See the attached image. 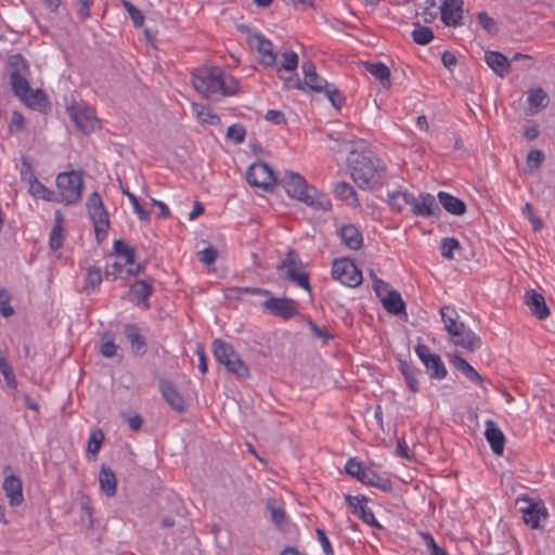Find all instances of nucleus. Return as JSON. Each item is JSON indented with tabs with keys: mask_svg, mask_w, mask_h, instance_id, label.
<instances>
[{
	"mask_svg": "<svg viewBox=\"0 0 555 555\" xmlns=\"http://www.w3.org/2000/svg\"><path fill=\"white\" fill-rule=\"evenodd\" d=\"M347 166L352 180L359 188L371 190L384 184L386 166L372 151H350L347 156Z\"/></svg>",
	"mask_w": 555,
	"mask_h": 555,
	"instance_id": "1",
	"label": "nucleus"
},
{
	"mask_svg": "<svg viewBox=\"0 0 555 555\" xmlns=\"http://www.w3.org/2000/svg\"><path fill=\"white\" fill-rule=\"evenodd\" d=\"M422 538L426 546L430 550V555H448L446 550H443L436 543L434 537L430 533L423 532Z\"/></svg>",
	"mask_w": 555,
	"mask_h": 555,
	"instance_id": "61",
	"label": "nucleus"
},
{
	"mask_svg": "<svg viewBox=\"0 0 555 555\" xmlns=\"http://www.w3.org/2000/svg\"><path fill=\"white\" fill-rule=\"evenodd\" d=\"M258 287H230L225 291V297L230 299H241L245 294L257 295Z\"/></svg>",
	"mask_w": 555,
	"mask_h": 555,
	"instance_id": "57",
	"label": "nucleus"
},
{
	"mask_svg": "<svg viewBox=\"0 0 555 555\" xmlns=\"http://www.w3.org/2000/svg\"><path fill=\"white\" fill-rule=\"evenodd\" d=\"M159 391L164 400L178 413L185 411V401L182 395L178 391L172 382L168 379L159 380Z\"/></svg>",
	"mask_w": 555,
	"mask_h": 555,
	"instance_id": "19",
	"label": "nucleus"
},
{
	"mask_svg": "<svg viewBox=\"0 0 555 555\" xmlns=\"http://www.w3.org/2000/svg\"><path fill=\"white\" fill-rule=\"evenodd\" d=\"M8 67L10 68V83L12 91L18 99L25 96L30 91L28 81L29 66L22 54H14L9 57Z\"/></svg>",
	"mask_w": 555,
	"mask_h": 555,
	"instance_id": "8",
	"label": "nucleus"
},
{
	"mask_svg": "<svg viewBox=\"0 0 555 555\" xmlns=\"http://www.w3.org/2000/svg\"><path fill=\"white\" fill-rule=\"evenodd\" d=\"M28 191L33 196L44 199L47 202L56 201L53 197L54 192L43 185L38 180V178H34L30 182H28Z\"/></svg>",
	"mask_w": 555,
	"mask_h": 555,
	"instance_id": "41",
	"label": "nucleus"
},
{
	"mask_svg": "<svg viewBox=\"0 0 555 555\" xmlns=\"http://www.w3.org/2000/svg\"><path fill=\"white\" fill-rule=\"evenodd\" d=\"M333 192L337 198L345 201L348 205H359L357 193L350 183L345 181L336 182Z\"/></svg>",
	"mask_w": 555,
	"mask_h": 555,
	"instance_id": "34",
	"label": "nucleus"
},
{
	"mask_svg": "<svg viewBox=\"0 0 555 555\" xmlns=\"http://www.w3.org/2000/svg\"><path fill=\"white\" fill-rule=\"evenodd\" d=\"M114 253L117 257H122L125 263H133L135 260V250L124 240L114 242Z\"/></svg>",
	"mask_w": 555,
	"mask_h": 555,
	"instance_id": "43",
	"label": "nucleus"
},
{
	"mask_svg": "<svg viewBox=\"0 0 555 555\" xmlns=\"http://www.w3.org/2000/svg\"><path fill=\"white\" fill-rule=\"evenodd\" d=\"M224 367L234 374L238 378H246L249 376V369L244 363V361L240 358V356L234 352V357L230 359V361H227L225 364H223Z\"/></svg>",
	"mask_w": 555,
	"mask_h": 555,
	"instance_id": "40",
	"label": "nucleus"
},
{
	"mask_svg": "<svg viewBox=\"0 0 555 555\" xmlns=\"http://www.w3.org/2000/svg\"><path fill=\"white\" fill-rule=\"evenodd\" d=\"M198 259L205 264H211L218 257V250L211 246L204 248L197 254Z\"/></svg>",
	"mask_w": 555,
	"mask_h": 555,
	"instance_id": "63",
	"label": "nucleus"
},
{
	"mask_svg": "<svg viewBox=\"0 0 555 555\" xmlns=\"http://www.w3.org/2000/svg\"><path fill=\"white\" fill-rule=\"evenodd\" d=\"M240 28L248 34V43L259 53L260 63L266 67H276V55L273 52L272 42L259 33H251L247 26L242 25Z\"/></svg>",
	"mask_w": 555,
	"mask_h": 555,
	"instance_id": "13",
	"label": "nucleus"
},
{
	"mask_svg": "<svg viewBox=\"0 0 555 555\" xmlns=\"http://www.w3.org/2000/svg\"><path fill=\"white\" fill-rule=\"evenodd\" d=\"M362 483L366 486H372L375 488H378L379 490L384 492H391L392 491V482L387 477L379 476L375 470L367 468Z\"/></svg>",
	"mask_w": 555,
	"mask_h": 555,
	"instance_id": "35",
	"label": "nucleus"
},
{
	"mask_svg": "<svg viewBox=\"0 0 555 555\" xmlns=\"http://www.w3.org/2000/svg\"><path fill=\"white\" fill-rule=\"evenodd\" d=\"M0 373L3 375L7 385L10 388L15 389L17 387V380L13 372L12 366L8 363L7 359L0 354Z\"/></svg>",
	"mask_w": 555,
	"mask_h": 555,
	"instance_id": "48",
	"label": "nucleus"
},
{
	"mask_svg": "<svg viewBox=\"0 0 555 555\" xmlns=\"http://www.w3.org/2000/svg\"><path fill=\"white\" fill-rule=\"evenodd\" d=\"M544 160V154L540 150H531L527 155V165L532 169H538Z\"/></svg>",
	"mask_w": 555,
	"mask_h": 555,
	"instance_id": "62",
	"label": "nucleus"
},
{
	"mask_svg": "<svg viewBox=\"0 0 555 555\" xmlns=\"http://www.w3.org/2000/svg\"><path fill=\"white\" fill-rule=\"evenodd\" d=\"M528 103L530 105V115L537 113L540 108H544L548 104L546 92L542 88L530 89L528 92Z\"/></svg>",
	"mask_w": 555,
	"mask_h": 555,
	"instance_id": "37",
	"label": "nucleus"
},
{
	"mask_svg": "<svg viewBox=\"0 0 555 555\" xmlns=\"http://www.w3.org/2000/svg\"><path fill=\"white\" fill-rule=\"evenodd\" d=\"M410 196L411 193L408 191L389 192L387 203L393 211L401 212L404 206L408 205Z\"/></svg>",
	"mask_w": 555,
	"mask_h": 555,
	"instance_id": "42",
	"label": "nucleus"
},
{
	"mask_svg": "<svg viewBox=\"0 0 555 555\" xmlns=\"http://www.w3.org/2000/svg\"><path fill=\"white\" fill-rule=\"evenodd\" d=\"M246 129L241 124H233L227 130V138L238 144L244 142Z\"/></svg>",
	"mask_w": 555,
	"mask_h": 555,
	"instance_id": "53",
	"label": "nucleus"
},
{
	"mask_svg": "<svg viewBox=\"0 0 555 555\" xmlns=\"http://www.w3.org/2000/svg\"><path fill=\"white\" fill-rule=\"evenodd\" d=\"M49 244L52 250H57L63 246V229L61 224H55L50 233Z\"/></svg>",
	"mask_w": 555,
	"mask_h": 555,
	"instance_id": "59",
	"label": "nucleus"
},
{
	"mask_svg": "<svg viewBox=\"0 0 555 555\" xmlns=\"http://www.w3.org/2000/svg\"><path fill=\"white\" fill-rule=\"evenodd\" d=\"M440 14L446 26H459L462 21L463 0H444L440 7Z\"/></svg>",
	"mask_w": 555,
	"mask_h": 555,
	"instance_id": "20",
	"label": "nucleus"
},
{
	"mask_svg": "<svg viewBox=\"0 0 555 555\" xmlns=\"http://www.w3.org/2000/svg\"><path fill=\"white\" fill-rule=\"evenodd\" d=\"M437 198L439 201L438 204H440L449 214L462 216L466 212V204L450 193L440 191L437 194Z\"/></svg>",
	"mask_w": 555,
	"mask_h": 555,
	"instance_id": "27",
	"label": "nucleus"
},
{
	"mask_svg": "<svg viewBox=\"0 0 555 555\" xmlns=\"http://www.w3.org/2000/svg\"><path fill=\"white\" fill-rule=\"evenodd\" d=\"M477 18L482 26V28L491 35H495L498 33L496 22L490 17L486 12H479L477 14Z\"/></svg>",
	"mask_w": 555,
	"mask_h": 555,
	"instance_id": "58",
	"label": "nucleus"
},
{
	"mask_svg": "<svg viewBox=\"0 0 555 555\" xmlns=\"http://www.w3.org/2000/svg\"><path fill=\"white\" fill-rule=\"evenodd\" d=\"M326 98L335 108H340L345 103V96L332 83H330L323 91Z\"/></svg>",
	"mask_w": 555,
	"mask_h": 555,
	"instance_id": "50",
	"label": "nucleus"
},
{
	"mask_svg": "<svg viewBox=\"0 0 555 555\" xmlns=\"http://www.w3.org/2000/svg\"><path fill=\"white\" fill-rule=\"evenodd\" d=\"M338 235L341 242L350 249L358 250L362 247L363 237L359 229L353 224L343 225Z\"/></svg>",
	"mask_w": 555,
	"mask_h": 555,
	"instance_id": "26",
	"label": "nucleus"
},
{
	"mask_svg": "<svg viewBox=\"0 0 555 555\" xmlns=\"http://www.w3.org/2000/svg\"><path fill=\"white\" fill-rule=\"evenodd\" d=\"M365 69L378 79L383 87L390 86V70L384 63H366Z\"/></svg>",
	"mask_w": 555,
	"mask_h": 555,
	"instance_id": "39",
	"label": "nucleus"
},
{
	"mask_svg": "<svg viewBox=\"0 0 555 555\" xmlns=\"http://www.w3.org/2000/svg\"><path fill=\"white\" fill-rule=\"evenodd\" d=\"M332 276L348 287H357L362 283V272L348 258L335 259L332 266Z\"/></svg>",
	"mask_w": 555,
	"mask_h": 555,
	"instance_id": "11",
	"label": "nucleus"
},
{
	"mask_svg": "<svg viewBox=\"0 0 555 555\" xmlns=\"http://www.w3.org/2000/svg\"><path fill=\"white\" fill-rule=\"evenodd\" d=\"M247 182L255 188L264 191L271 190L273 184L278 183V179L273 169L266 163H255L250 165L246 171Z\"/></svg>",
	"mask_w": 555,
	"mask_h": 555,
	"instance_id": "14",
	"label": "nucleus"
},
{
	"mask_svg": "<svg viewBox=\"0 0 555 555\" xmlns=\"http://www.w3.org/2000/svg\"><path fill=\"white\" fill-rule=\"evenodd\" d=\"M103 339L105 340L101 346V354L107 359L115 357L117 353L118 346L114 343L112 335L105 333Z\"/></svg>",
	"mask_w": 555,
	"mask_h": 555,
	"instance_id": "52",
	"label": "nucleus"
},
{
	"mask_svg": "<svg viewBox=\"0 0 555 555\" xmlns=\"http://www.w3.org/2000/svg\"><path fill=\"white\" fill-rule=\"evenodd\" d=\"M153 285L145 281L139 280L135 281L129 289V300L135 305L143 304L145 308H149L147 300L153 294Z\"/></svg>",
	"mask_w": 555,
	"mask_h": 555,
	"instance_id": "25",
	"label": "nucleus"
},
{
	"mask_svg": "<svg viewBox=\"0 0 555 555\" xmlns=\"http://www.w3.org/2000/svg\"><path fill=\"white\" fill-rule=\"evenodd\" d=\"M212 351H214V356H215L216 360L222 365L225 364L227 361H230V359H232V357H234V352H235V350L231 344L225 343L221 339L214 340Z\"/></svg>",
	"mask_w": 555,
	"mask_h": 555,
	"instance_id": "38",
	"label": "nucleus"
},
{
	"mask_svg": "<svg viewBox=\"0 0 555 555\" xmlns=\"http://www.w3.org/2000/svg\"><path fill=\"white\" fill-rule=\"evenodd\" d=\"M408 205L411 208L412 215L415 217L438 218L441 215V209L436 202V197L427 192H422L418 196L411 193L410 198H408Z\"/></svg>",
	"mask_w": 555,
	"mask_h": 555,
	"instance_id": "12",
	"label": "nucleus"
},
{
	"mask_svg": "<svg viewBox=\"0 0 555 555\" xmlns=\"http://www.w3.org/2000/svg\"><path fill=\"white\" fill-rule=\"evenodd\" d=\"M99 483L100 489L104 492L108 498H112L116 494L117 487V478L115 473L105 464L101 465L99 473Z\"/></svg>",
	"mask_w": 555,
	"mask_h": 555,
	"instance_id": "31",
	"label": "nucleus"
},
{
	"mask_svg": "<svg viewBox=\"0 0 555 555\" xmlns=\"http://www.w3.org/2000/svg\"><path fill=\"white\" fill-rule=\"evenodd\" d=\"M3 490L11 506H20L23 503V483L17 476H7L3 481Z\"/></svg>",
	"mask_w": 555,
	"mask_h": 555,
	"instance_id": "23",
	"label": "nucleus"
},
{
	"mask_svg": "<svg viewBox=\"0 0 555 555\" xmlns=\"http://www.w3.org/2000/svg\"><path fill=\"white\" fill-rule=\"evenodd\" d=\"M382 304L386 311L390 314L399 315L405 312V302L403 301L400 293L396 289L387 293L383 297Z\"/></svg>",
	"mask_w": 555,
	"mask_h": 555,
	"instance_id": "32",
	"label": "nucleus"
},
{
	"mask_svg": "<svg viewBox=\"0 0 555 555\" xmlns=\"http://www.w3.org/2000/svg\"><path fill=\"white\" fill-rule=\"evenodd\" d=\"M399 370L404 376L410 390L413 392L418 391L420 384L416 377L421 374V371L404 360H400Z\"/></svg>",
	"mask_w": 555,
	"mask_h": 555,
	"instance_id": "36",
	"label": "nucleus"
},
{
	"mask_svg": "<svg viewBox=\"0 0 555 555\" xmlns=\"http://www.w3.org/2000/svg\"><path fill=\"white\" fill-rule=\"evenodd\" d=\"M125 336L130 343L132 351L137 356H143L145 354L147 350L146 340L145 338L140 334V330L134 324H127L125 326Z\"/></svg>",
	"mask_w": 555,
	"mask_h": 555,
	"instance_id": "28",
	"label": "nucleus"
},
{
	"mask_svg": "<svg viewBox=\"0 0 555 555\" xmlns=\"http://www.w3.org/2000/svg\"><path fill=\"white\" fill-rule=\"evenodd\" d=\"M86 206L94 225L95 238L98 243H102L109 228V219L100 194L95 191L92 192L87 199Z\"/></svg>",
	"mask_w": 555,
	"mask_h": 555,
	"instance_id": "9",
	"label": "nucleus"
},
{
	"mask_svg": "<svg viewBox=\"0 0 555 555\" xmlns=\"http://www.w3.org/2000/svg\"><path fill=\"white\" fill-rule=\"evenodd\" d=\"M525 304L532 314L538 319L544 320L550 315V309L546 306L545 299L542 294L534 289L527 291L525 294Z\"/></svg>",
	"mask_w": 555,
	"mask_h": 555,
	"instance_id": "21",
	"label": "nucleus"
},
{
	"mask_svg": "<svg viewBox=\"0 0 555 555\" xmlns=\"http://www.w3.org/2000/svg\"><path fill=\"white\" fill-rule=\"evenodd\" d=\"M345 500L349 506L352 507L353 514H356L363 522L372 527L382 528L376 520L373 511L366 506L367 498L365 495L346 494Z\"/></svg>",
	"mask_w": 555,
	"mask_h": 555,
	"instance_id": "17",
	"label": "nucleus"
},
{
	"mask_svg": "<svg viewBox=\"0 0 555 555\" xmlns=\"http://www.w3.org/2000/svg\"><path fill=\"white\" fill-rule=\"evenodd\" d=\"M282 65L281 67H276L279 77L284 81V86L287 89H304L301 81L299 78L295 77H285L281 74L282 69L286 72H295L298 66V55L296 52L292 50H287L282 54Z\"/></svg>",
	"mask_w": 555,
	"mask_h": 555,
	"instance_id": "18",
	"label": "nucleus"
},
{
	"mask_svg": "<svg viewBox=\"0 0 555 555\" xmlns=\"http://www.w3.org/2000/svg\"><path fill=\"white\" fill-rule=\"evenodd\" d=\"M256 292L257 295L264 297V300L259 304L261 308L272 315L288 320L299 314L298 302L295 299L289 297H275L270 291L263 288Z\"/></svg>",
	"mask_w": 555,
	"mask_h": 555,
	"instance_id": "6",
	"label": "nucleus"
},
{
	"mask_svg": "<svg viewBox=\"0 0 555 555\" xmlns=\"http://www.w3.org/2000/svg\"><path fill=\"white\" fill-rule=\"evenodd\" d=\"M306 323L315 338L321 339L323 343L333 339V335L325 327L318 326L311 319L308 318Z\"/></svg>",
	"mask_w": 555,
	"mask_h": 555,
	"instance_id": "55",
	"label": "nucleus"
},
{
	"mask_svg": "<svg viewBox=\"0 0 555 555\" xmlns=\"http://www.w3.org/2000/svg\"><path fill=\"white\" fill-rule=\"evenodd\" d=\"M276 270L285 280L310 292L309 274L305 271L304 263L294 249L287 251L285 258L278 264Z\"/></svg>",
	"mask_w": 555,
	"mask_h": 555,
	"instance_id": "5",
	"label": "nucleus"
},
{
	"mask_svg": "<svg viewBox=\"0 0 555 555\" xmlns=\"http://www.w3.org/2000/svg\"><path fill=\"white\" fill-rule=\"evenodd\" d=\"M461 249V244L455 237H444L440 243L441 256L448 260L454 259L453 251Z\"/></svg>",
	"mask_w": 555,
	"mask_h": 555,
	"instance_id": "45",
	"label": "nucleus"
},
{
	"mask_svg": "<svg viewBox=\"0 0 555 555\" xmlns=\"http://www.w3.org/2000/svg\"><path fill=\"white\" fill-rule=\"evenodd\" d=\"M20 100L29 108L46 113L49 107L47 95L41 89L27 91L25 96H21Z\"/></svg>",
	"mask_w": 555,
	"mask_h": 555,
	"instance_id": "30",
	"label": "nucleus"
},
{
	"mask_svg": "<svg viewBox=\"0 0 555 555\" xmlns=\"http://www.w3.org/2000/svg\"><path fill=\"white\" fill-rule=\"evenodd\" d=\"M485 425V437L489 442L492 452L496 455H501L503 453L505 444L504 434L492 420H487Z\"/></svg>",
	"mask_w": 555,
	"mask_h": 555,
	"instance_id": "24",
	"label": "nucleus"
},
{
	"mask_svg": "<svg viewBox=\"0 0 555 555\" xmlns=\"http://www.w3.org/2000/svg\"><path fill=\"white\" fill-rule=\"evenodd\" d=\"M103 440L104 434L101 429L92 431L88 440V452L96 455L101 449Z\"/></svg>",
	"mask_w": 555,
	"mask_h": 555,
	"instance_id": "54",
	"label": "nucleus"
},
{
	"mask_svg": "<svg viewBox=\"0 0 555 555\" xmlns=\"http://www.w3.org/2000/svg\"><path fill=\"white\" fill-rule=\"evenodd\" d=\"M413 41L420 46L428 44L434 39L431 28L415 23V28L412 31Z\"/></svg>",
	"mask_w": 555,
	"mask_h": 555,
	"instance_id": "44",
	"label": "nucleus"
},
{
	"mask_svg": "<svg viewBox=\"0 0 555 555\" xmlns=\"http://www.w3.org/2000/svg\"><path fill=\"white\" fill-rule=\"evenodd\" d=\"M485 61L487 65L500 77H504L511 66L508 59L498 51H486Z\"/></svg>",
	"mask_w": 555,
	"mask_h": 555,
	"instance_id": "29",
	"label": "nucleus"
},
{
	"mask_svg": "<svg viewBox=\"0 0 555 555\" xmlns=\"http://www.w3.org/2000/svg\"><path fill=\"white\" fill-rule=\"evenodd\" d=\"M192 85L198 93L211 102H218L224 96L235 95L238 91V81L231 76L225 78L218 67L194 74Z\"/></svg>",
	"mask_w": 555,
	"mask_h": 555,
	"instance_id": "2",
	"label": "nucleus"
},
{
	"mask_svg": "<svg viewBox=\"0 0 555 555\" xmlns=\"http://www.w3.org/2000/svg\"><path fill=\"white\" fill-rule=\"evenodd\" d=\"M102 282L101 270L94 267H89L86 275V288L95 291Z\"/></svg>",
	"mask_w": 555,
	"mask_h": 555,
	"instance_id": "51",
	"label": "nucleus"
},
{
	"mask_svg": "<svg viewBox=\"0 0 555 555\" xmlns=\"http://www.w3.org/2000/svg\"><path fill=\"white\" fill-rule=\"evenodd\" d=\"M283 186L286 193L307 206L314 209L328 210L332 205L326 195L320 193L314 186L309 185L305 178L299 173L293 171H285L282 178Z\"/></svg>",
	"mask_w": 555,
	"mask_h": 555,
	"instance_id": "3",
	"label": "nucleus"
},
{
	"mask_svg": "<svg viewBox=\"0 0 555 555\" xmlns=\"http://www.w3.org/2000/svg\"><path fill=\"white\" fill-rule=\"evenodd\" d=\"M450 363H452L457 371L462 372L467 379L478 384L482 383L483 378L481 375L463 357L453 354L450 358Z\"/></svg>",
	"mask_w": 555,
	"mask_h": 555,
	"instance_id": "33",
	"label": "nucleus"
},
{
	"mask_svg": "<svg viewBox=\"0 0 555 555\" xmlns=\"http://www.w3.org/2000/svg\"><path fill=\"white\" fill-rule=\"evenodd\" d=\"M415 352L420 360L423 362L429 375L434 379H443L448 371L440 358V356L436 353H431L429 348L426 345L418 344L415 347Z\"/></svg>",
	"mask_w": 555,
	"mask_h": 555,
	"instance_id": "15",
	"label": "nucleus"
},
{
	"mask_svg": "<svg viewBox=\"0 0 555 555\" xmlns=\"http://www.w3.org/2000/svg\"><path fill=\"white\" fill-rule=\"evenodd\" d=\"M66 109L77 129L82 133L89 134L98 127L99 120L92 107L73 101Z\"/></svg>",
	"mask_w": 555,
	"mask_h": 555,
	"instance_id": "10",
	"label": "nucleus"
},
{
	"mask_svg": "<svg viewBox=\"0 0 555 555\" xmlns=\"http://www.w3.org/2000/svg\"><path fill=\"white\" fill-rule=\"evenodd\" d=\"M440 315L452 344L468 352H475L481 347V338L464 322L460 321V315L454 308L450 306L442 307Z\"/></svg>",
	"mask_w": 555,
	"mask_h": 555,
	"instance_id": "4",
	"label": "nucleus"
},
{
	"mask_svg": "<svg viewBox=\"0 0 555 555\" xmlns=\"http://www.w3.org/2000/svg\"><path fill=\"white\" fill-rule=\"evenodd\" d=\"M366 470L367 468H365L362 463L358 462L356 459H349L345 464V472L359 481L363 480Z\"/></svg>",
	"mask_w": 555,
	"mask_h": 555,
	"instance_id": "47",
	"label": "nucleus"
},
{
	"mask_svg": "<svg viewBox=\"0 0 555 555\" xmlns=\"http://www.w3.org/2000/svg\"><path fill=\"white\" fill-rule=\"evenodd\" d=\"M124 194L128 197V199L130 201V203L132 204V207H133V210L134 212L138 215L139 219L140 220H149L150 218V211L145 210L138 197L131 193V192H128V191H124Z\"/></svg>",
	"mask_w": 555,
	"mask_h": 555,
	"instance_id": "56",
	"label": "nucleus"
},
{
	"mask_svg": "<svg viewBox=\"0 0 555 555\" xmlns=\"http://www.w3.org/2000/svg\"><path fill=\"white\" fill-rule=\"evenodd\" d=\"M11 295L4 289H0V314L4 318L11 317L14 313L10 305Z\"/></svg>",
	"mask_w": 555,
	"mask_h": 555,
	"instance_id": "60",
	"label": "nucleus"
},
{
	"mask_svg": "<svg viewBox=\"0 0 555 555\" xmlns=\"http://www.w3.org/2000/svg\"><path fill=\"white\" fill-rule=\"evenodd\" d=\"M56 186L60 190V202L66 205L77 204L81 199L83 188L82 175L79 171H65L56 177Z\"/></svg>",
	"mask_w": 555,
	"mask_h": 555,
	"instance_id": "7",
	"label": "nucleus"
},
{
	"mask_svg": "<svg viewBox=\"0 0 555 555\" xmlns=\"http://www.w3.org/2000/svg\"><path fill=\"white\" fill-rule=\"evenodd\" d=\"M267 509L270 512L271 520L278 526L282 527L285 522L286 514L282 506L275 505L274 500H268Z\"/></svg>",
	"mask_w": 555,
	"mask_h": 555,
	"instance_id": "46",
	"label": "nucleus"
},
{
	"mask_svg": "<svg viewBox=\"0 0 555 555\" xmlns=\"http://www.w3.org/2000/svg\"><path fill=\"white\" fill-rule=\"evenodd\" d=\"M520 512L522 513V519L526 525H529L533 529L540 528L541 520L547 518V509L542 502H533L529 499H520Z\"/></svg>",
	"mask_w": 555,
	"mask_h": 555,
	"instance_id": "16",
	"label": "nucleus"
},
{
	"mask_svg": "<svg viewBox=\"0 0 555 555\" xmlns=\"http://www.w3.org/2000/svg\"><path fill=\"white\" fill-rule=\"evenodd\" d=\"M318 540L323 548V552L325 555H334L333 547L331 545V542L325 533V531L321 528H317L315 530Z\"/></svg>",
	"mask_w": 555,
	"mask_h": 555,
	"instance_id": "64",
	"label": "nucleus"
},
{
	"mask_svg": "<svg viewBox=\"0 0 555 555\" xmlns=\"http://www.w3.org/2000/svg\"><path fill=\"white\" fill-rule=\"evenodd\" d=\"M193 107L201 121L209 125H217L220 122V117L205 106L195 104Z\"/></svg>",
	"mask_w": 555,
	"mask_h": 555,
	"instance_id": "49",
	"label": "nucleus"
},
{
	"mask_svg": "<svg viewBox=\"0 0 555 555\" xmlns=\"http://www.w3.org/2000/svg\"><path fill=\"white\" fill-rule=\"evenodd\" d=\"M304 73V83L314 92H322L330 83L323 77L319 76L314 64L311 61L304 62L301 65Z\"/></svg>",
	"mask_w": 555,
	"mask_h": 555,
	"instance_id": "22",
	"label": "nucleus"
}]
</instances>
